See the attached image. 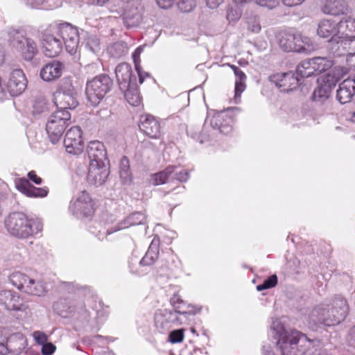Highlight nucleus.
<instances>
[{
  "label": "nucleus",
  "instance_id": "ddd939ff",
  "mask_svg": "<svg viewBox=\"0 0 355 355\" xmlns=\"http://www.w3.org/2000/svg\"><path fill=\"white\" fill-rule=\"evenodd\" d=\"M13 46L26 60H31L38 51L37 44L33 39L22 35L17 37Z\"/></svg>",
  "mask_w": 355,
  "mask_h": 355
},
{
  "label": "nucleus",
  "instance_id": "9d476101",
  "mask_svg": "<svg viewBox=\"0 0 355 355\" xmlns=\"http://www.w3.org/2000/svg\"><path fill=\"white\" fill-rule=\"evenodd\" d=\"M27 345V340L21 333H15L6 336L2 355H19Z\"/></svg>",
  "mask_w": 355,
  "mask_h": 355
},
{
  "label": "nucleus",
  "instance_id": "a19ab883",
  "mask_svg": "<svg viewBox=\"0 0 355 355\" xmlns=\"http://www.w3.org/2000/svg\"><path fill=\"white\" fill-rule=\"evenodd\" d=\"M66 92L63 89H58L53 94V101L58 107V110L65 111L67 101Z\"/></svg>",
  "mask_w": 355,
  "mask_h": 355
},
{
  "label": "nucleus",
  "instance_id": "dca6fc26",
  "mask_svg": "<svg viewBox=\"0 0 355 355\" xmlns=\"http://www.w3.org/2000/svg\"><path fill=\"white\" fill-rule=\"evenodd\" d=\"M83 149L82 130L79 126H73L68 130V154L78 155Z\"/></svg>",
  "mask_w": 355,
  "mask_h": 355
},
{
  "label": "nucleus",
  "instance_id": "13d9d810",
  "mask_svg": "<svg viewBox=\"0 0 355 355\" xmlns=\"http://www.w3.org/2000/svg\"><path fill=\"white\" fill-rule=\"evenodd\" d=\"M155 261L151 259L149 256H148L146 254L145 256L141 259V260L139 263V268H143L144 266H149L153 265Z\"/></svg>",
  "mask_w": 355,
  "mask_h": 355
},
{
  "label": "nucleus",
  "instance_id": "de8ad7c7",
  "mask_svg": "<svg viewBox=\"0 0 355 355\" xmlns=\"http://www.w3.org/2000/svg\"><path fill=\"white\" fill-rule=\"evenodd\" d=\"M277 284V277L276 275H272L266 279L263 284H259L257 286V289L259 291H261L265 289H268L275 287Z\"/></svg>",
  "mask_w": 355,
  "mask_h": 355
},
{
  "label": "nucleus",
  "instance_id": "6e6552de",
  "mask_svg": "<svg viewBox=\"0 0 355 355\" xmlns=\"http://www.w3.org/2000/svg\"><path fill=\"white\" fill-rule=\"evenodd\" d=\"M67 28V23L60 24L58 26V33L60 37L58 38L52 35H44L42 39V50L43 53L49 58L58 55L62 50L64 38L62 35L63 29Z\"/></svg>",
  "mask_w": 355,
  "mask_h": 355
},
{
  "label": "nucleus",
  "instance_id": "3c124183",
  "mask_svg": "<svg viewBox=\"0 0 355 355\" xmlns=\"http://www.w3.org/2000/svg\"><path fill=\"white\" fill-rule=\"evenodd\" d=\"M344 25L346 28V33H348V35H355V19H349L345 21H341L340 22V27Z\"/></svg>",
  "mask_w": 355,
  "mask_h": 355
},
{
  "label": "nucleus",
  "instance_id": "e433bc0d",
  "mask_svg": "<svg viewBox=\"0 0 355 355\" xmlns=\"http://www.w3.org/2000/svg\"><path fill=\"white\" fill-rule=\"evenodd\" d=\"M110 55L114 58H119L128 53V46L123 42H117L108 48Z\"/></svg>",
  "mask_w": 355,
  "mask_h": 355
},
{
  "label": "nucleus",
  "instance_id": "6e6d98bb",
  "mask_svg": "<svg viewBox=\"0 0 355 355\" xmlns=\"http://www.w3.org/2000/svg\"><path fill=\"white\" fill-rule=\"evenodd\" d=\"M306 0H281L282 3L287 8H293L301 5Z\"/></svg>",
  "mask_w": 355,
  "mask_h": 355
},
{
  "label": "nucleus",
  "instance_id": "cd10ccee",
  "mask_svg": "<svg viewBox=\"0 0 355 355\" xmlns=\"http://www.w3.org/2000/svg\"><path fill=\"white\" fill-rule=\"evenodd\" d=\"M231 69L234 71V73L236 77L235 81V95L234 98L236 101L238 98H240L241 93L245 89V74L236 66L233 64H229Z\"/></svg>",
  "mask_w": 355,
  "mask_h": 355
},
{
  "label": "nucleus",
  "instance_id": "f704fd0d",
  "mask_svg": "<svg viewBox=\"0 0 355 355\" xmlns=\"http://www.w3.org/2000/svg\"><path fill=\"white\" fill-rule=\"evenodd\" d=\"M146 221L144 214L141 212H135L129 216L125 221L120 225L118 230L127 228L130 226L137 225L142 224Z\"/></svg>",
  "mask_w": 355,
  "mask_h": 355
},
{
  "label": "nucleus",
  "instance_id": "2eb2a0df",
  "mask_svg": "<svg viewBox=\"0 0 355 355\" xmlns=\"http://www.w3.org/2000/svg\"><path fill=\"white\" fill-rule=\"evenodd\" d=\"M15 184L18 191L30 198H44L49 193L46 187H35L26 178L16 179Z\"/></svg>",
  "mask_w": 355,
  "mask_h": 355
},
{
  "label": "nucleus",
  "instance_id": "aec40b11",
  "mask_svg": "<svg viewBox=\"0 0 355 355\" xmlns=\"http://www.w3.org/2000/svg\"><path fill=\"white\" fill-rule=\"evenodd\" d=\"M355 94V75L343 80L339 85L336 97L341 104L349 102Z\"/></svg>",
  "mask_w": 355,
  "mask_h": 355
},
{
  "label": "nucleus",
  "instance_id": "72a5a7b5",
  "mask_svg": "<svg viewBox=\"0 0 355 355\" xmlns=\"http://www.w3.org/2000/svg\"><path fill=\"white\" fill-rule=\"evenodd\" d=\"M120 178L125 184H129L132 182V174L130 171L129 160L127 157H123L120 162L119 166Z\"/></svg>",
  "mask_w": 355,
  "mask_h": 355
},
{
  "label": "nucleus",
  "instance_id": "bf43d9fd",
  "mask_svg": "<svg viewBox=\"0 0 355 355\" xmlns=\"http://www.w3.org/2000/svg\"><path fill=\"white\" fill-rule=\"evenodd\" d=\"M347 340L349 345L355 347V326L349 331Z\"/></svg>",
  "mask_w": 355,
  "mask_h": 355
},
{
  "label": "nucleus",
  "instance_id": "473e14b6",
  "mask_svg": "<svg viewBox=\"0 0 355 355\" xmlns=\"http://www.w3.org/2000/svg\"><path fill=\"white\" fill-rule=\"evenodd\" d=\"M29 277L19 271L13 272L9 276L10 282L19 290L24 292V286L27 284Z\"/></svg>",
  "mask_w": 355,
  "mask_h": 355
},
{
  "label": "nucleus",
  "instance_id": "6ab92c4d",
  "mask_svg": "<svg viewBox=\"0 0 355 355\" xmlns=\"http://www.w3.org/2000/svg\"><path fill=\"white\" fill-rule=\"evenodd\" d=\"M140 130L151 138H157L160 135V125L157 119L152 115L146 114L141 116Z\"/></svg>",
  "mask_w": 355,
  "mask_h": 355
},
{
  "label": "nucleus",
  "instance_id": "c85d7f7f",
  "mask_svg": "<svg viewBox=\"0 0 355 355\" xmlns=\"http://www.w3.org/2000/svg\"><path fill=\"white\" fill-rule=\"evenodd\" d=\"M46 292L44 284L41 281H36L33 278H29L27 284L24 286V293L42 296Z\"/></svg>",
  "mask_w": 355,
  "mask_h": 355
},
{
  "label": "nucleus",
  "instance_id": "ea45409f",
  "mask_svg": "<svg viewBox=\"0 0 355 355\" xmlns=\"http://www.w3.org/2000/svg\"><path fill=\"white\" fill-rule=\"evenodd\" d=\"M162 311L164 312V315L166 317V320L168 322V324L171 326L172 324L176 325L182 324L187 320L184 319L182 315H180L177 312H174L168 309H164Z\"/></svg>",
  "mask_w": 355,
  "mask_h": 355
},
{
  "label": "nucleus",
  "instance_id": "58836bf2",
  "mask_svg": "<svg viewBox=\"0 0 355 355\" xmlns=\"http://www.w3.org/2000/svg\"><path fill=\"white\" fill-rule=\"evenodd\" d=\"M248 30L253 33H259L261 30L260 17L257 15H252L246 20Z\"/></svg>",
  "mask_w": 355,
  "mask_h": 355
},
{
  "label": "nucleus",
  "instance_id": "5fc2aeb1",
  "mask_svg": "<svg viewBox=\"0 0 355 355\" xmlns=\"http://www.w3.org/2000/svg\"><path fill=\"white\" fill-rule=\"evenodd\" d=\"M42 353L43 355H51L55 350V346L51 343H46L42 345Z\"/></svg>",
  "mask_w": 355,
  "mask_h": 355
},
{
  "label": "nucleus",
  "instance_id": "f3484780",
  "mask_svg": "<svg viewBox=\"0 0 355 355\" xmlns=\"http://www.w3.org/2000/svg\"><path fill=\"white\" fill-rule=\"evenodd\" d=\"M89 164H106L107 153L103 144L99 141H91L87 147Z\"/></svg>",
  "mask_w": 355,
  "mask_h": 355
},
{
  "label": "nucleus",
  "instance_id": "423d86ee",
  "mask_svg": "<svg viewBox=\"0 0 355 355\" xmlns=\"http://www.w3.org/2000/svg\"><path fill=\"white\" fill-rule=\"evenodd\" d=\"M112 81L110 78L102 74L94 78L87 82L86 87V95L92 105L96 106L105 97L110 90Z\"/></svg>",
  "mask_w": 355,
  "mask_h": 355
},
{
  "label": "nucleus",
  "instance_id": "603ef678",
  "mask_svg": "<svg viewBox=\"0 0 355 355\" xmlns=\"http://www.w3.org/2000/svg\"><path fill=\"white\" fill-rule=\"evenodd\" d=\"M33 337L36 343H37L40 345H43L46 343H47L48 338L47 336L42 331H34L33 334Z\"/></svg>",
  "mask_w": 355,
  "mask_h": 355
},
{
  "label": "nucleus",
  "instance_id": "a878e982",
  "mask_svg": "<svg viewBox=\"0 0 355 355\" xmlns=\"http://www.w3.org/2000/svg\"><path fill=\"white\" fill-rule=\"evenodd\" d=\"M331 40L336 42L338 48L345 49L349 55H355V35L345 33V36H334L331 37Z\"/></svg>",
  "mask_w": 355,
  "mask_h": 355
},
{
  "label": "nucleus",
  "instance_id": "680f3d73",
  "mask_svg": "<svg viewBox=\"0 0 355 355\" xmlns=\"http://www.w3.org/2000/svg\"><path fill=\"white\" fill-rule=\"evenodd\" d=\"M157 5L164 9H167L171 8L173 3L175 0H156Z\"/></svg>",
  "mask_w": 355,
  "mask_h": 355
},
{
  "label": "nucleus",
  "instance_id": "f8f14e48",
  "mask_svg": "<svg viewBox=\"0 0 355 355\" xmlns=\"http://www.w3.org/2000/svg\"><path fill=\"white\" fill-rule=\"evenodd\" d=\"M110 171L107 164H89L87 182L95 186L102 185L106 181Z\"/></svg>",
  "mask_w": 355,
  "mask_h": 355
},
{
  "label": "nucleus",
  "instance_id": "39448f33",
  "mask_svg": "<svg viewBox=\"0 0 355 355\" xmlns=\"http://www.w3.org/2000/svg\"><path fill=\"white\" fill-rule=\"evenodd\" d=\"M337 82L336 77L330 73L322 76L318 79V86L313 91L311 99L316 105H322V111L324 112L330 111L329 98Z\"/></svg>",
  "mask_w": 355,
  "mask_h": 355
},
{
  "label": "nucleus",
  "instance_id": "f257e3e1",
  "mask_svg": "<svg viewBox=\"0 0 355 355\" xmlns=\"http://www.w3.org/2000/svg\"><path fill=\"white\" fill-rule=\"evenodd\" d=\"M349 306L343 297H336L331 306H317L312 310L309 315V323L313 327L321 324L334 326L339 324L347 316Z\"/></svg>",
  "mask_w": 355,
  "mask_h": 355
},
{
  "label": "nucleus",
  "instance_id": "052dcab7",
  "mask_svg": "<svg viewBox=\"0 0 355 355\" xmlns=\"http://www.w3.org/2000/svg\"><path fill=\"white\" fill-rule=\"evenodd\" d=\"M28 178L35 184L40 185L42 183L41 178L38 177L34 171H31L28 173Z\"/></svg>",
  "mask_w": 355,
  "mask_h": 355
},
{
  "label": "nucleus",
  "instance_id": "9b49d317",
  "mask_svg": "<svg viewBox=\"0 0 355 355\" xmlns=\"http://www.w3.org/2000/svg\"><path fill=\"white\" fill-rule=\"evenodd\" d=\"M271 80L284 92L293 91L300 85L299 76L292 71L274 75Z\"/></svg>",
  "mask_w": 355,
  "mask_h": 355
},
{
  "label": "nucleus",
  "instance_id": "412c9836",
  "mask_svg": "<svg viewBox=\"0 0 355 355\" xmlns=\"http://www.w3.org/2000/svg\"><path fill=\"white\" fill-rule=\"evenodd\" d=\"M232 118L225 112L215 114L210 120L211 127L223 135H228L232 131Z\"/></svg>",
  "mask_w": 355,
  "mask_h": 355
},
{
  "label": "nucleus",
  "instance_id": "4468645a",
  "mask_svg": "<svg viewBox=\"0 0 355 355\" xmlns=\"http://www.w3.org/2000/svg\"><path fill=\"white\" fill-rule=\"evenodd\" d=\"M27 86V80L25 74L21 69L14 70L7 83V89L12 96H18L25 90Z\"/></svg>",
  "mask_w": 355,
  "mask_h": 355
},
{
  "label": "nucleus",
  "instance_id": "2f4dec72",
  "mask_svg": "<svg viewBox=\"0 0 355 355\" xmlns=\"http://www.w3.org/2000/svg\"><path fill=\"white\" fill-rule=\"evenodd\" d=\"M173 168L168 166L164 171L154 174L152 176V182L154 185L163 184L172 182Z\"/></svg>",
  "mask_w": 355,
  "mask_h": 355
},
{
  "label": "nucleus",
  "instance_id": "bb28decb",
  "mask_svg": "<svg viewBox=\"0 0 355 355\" xmlns=\"http://www.w3.org/2000/svg\"><path fill=\"white\" fill-rule=\"evenodd\" d=\"M336 33V24L334 21L329 19H323L318 28V34L320 37L327 38L330 36L334 37Z\"/></svg>",
  "mask_w": 355,
  "mask_h": 355
},
{
  "label": "nucleus",
  "instance_id": "c03bdc74",
  "mask_svg": "<svg viewBox=\"0 0 355 355\" xmlns=\"http://www.w3.org/2000/svg\"><path fill=\"white\" fill-rule=\"evenodd\" d=\"M173 168L172 182L176 180L179 182H186L189 179V173L187 171L181 169L176 166H169Z\"/></svg>",
  "mask_w": 355,
  "mask_h": 355
},
{
  "label": "nucleus",
  "instance_id": "69168bd1",
  "mask_svg": "<svg viewBox=\"0 0 355 355\" xmlns=\"http://www.w3.org/2000/svg\"><path fill=\"white\" fill-rule=\"evenodd\" d=\"M207 7L214 9L216 8L223 0H205Z\"/></svg>",
  "mask_w": 355,
  "mask_h": 355
},
{
  "label": "nucleus",
  "instance_id": "e2e57ef3",
  "mask_svg": "<svg viewBox=\"0 0 355 355\" xmlns=\"http://www.w3.org/2000/svg\"><path fill=\"white\" fill-rule=\"evenodd\" d=\"M26 3L32 8H38L43 5L47 0H24Z\"/></svg>",
  "mask_w": 355,
  "mask_h": 355
},
{
  "label": "nucleus",
  "instance_id": "4d7b16f0",
  "mask_svg": "<svg viewBox=\"0 0 355 355\" xmlns=\"http://www.w3.org/2000/svg\"><path fill=\"white\" fill-rule=\"evenodd\" d=\"M148 256H149L151 259H153L155 261L158 258V251L156 246H154L153 244L150 245L148 250L146 253Z\"/></svg>",
  "mask_w": 355,
  "mask_h": 355
},
{
  "label": "nucleus",
  "instance_id": "393cba45",
  "mask_svg": "<svg viewBox=\"0 0 355 355\" xmlns=\"http://www.w3.org/2000/svg\"><path fill=\"white\" fill-rule=\"evenodd\" d=\"M79 41V33L77 28L68 23V53L75 55L76 58H79V54L76 55Z\"/></svg>",
  "mask_w": 355,
  "mask_h": 355
},
{
  "label": "nucleus",
  "instance_id": "864d4df0",
  "mask_svg": "<svg viewBox=\"0 0 355 355\" xmlns=\"http://www.w3.org/2000/svg\"><path fill=\"white\" fill-rule=\"evenodd\" d=\"M65 299H60L55 302L53 309L58 314L62 315L64 313Z\"/></svg>",
  "mask_w": 355,
  "mask_h": 355
},
{
  "label": "nucleus",
  "instance_id": "774afa93",
  "mask_svg": "<svg viewBox=\"0 0 355 355\" xmlns=\"http://www.w3.org/2000/svg\"><path fill=\"white\" fill-rule=\"evenodd\" d=\"M89 3L94 6H103L110 0H88Z\"/></svg>",
  "mask_w": 355,
  "mask_h": 355
},
{
  "label": "nucleus",
  "instance_id": "09e8293b",
  "mask_svg": "<svg viewBox=\"0 0 355 355\" xmlns=\"http://www.w3.org/2000/svg\"><path fill=\"white\" fill-rule=\"evenodd\" d=\"M254 2L257 5L266 8L268 10H273L279 5L277 0H254Z\"/></svg>",
  "mask_w": 355,
  "mask_h": 355
},
{
  "label": "nucleus",
  "instance_id": "79ce46f5",
  "mask_svg": "<svg viewBox=\"0 0 355 355\" xmlns=\"http://www.w3.org/2000/svg\"><path fill=\"white\" fill-rule=\"evenodd\" d=\"M80 88L72 87V89H68V109H75L79 104L78 98Z\"/></svg>",
  "mask_w": 355,
  "mask_h": 355
},
{
  "label": "nucleus",
  "instance_id": "a18cd8bd",
  "mask_svg": "<svg viewBox=\"0 0 355 355\" xmlns=\"http://www.w3.org/2000/svg\"><path fill=\"white\" fill-rule=\"evenodd\" d=\"M177 5L182 12H189L196 6V0H177Z\"/></svg>",
  "mask_w": 355,
  "mask_h": 355
},
{
  "label": "nucleus",
  "instance_id": "338daca9",
  "mask_svg": "<svg viewBox=\"0 0 355 355\" xmlns=\"http://www.w3.org/2000/svg\"><path fill=\"white\" fill-rule=\"evenodd\" d=\"M171 304L173 306H176L178 304H183L184 302L182 300L180 299L179 295H173V296L171 298Z\"/></svg>",
  "mask_w": 355,
  "mask_h": 355
},
{
  "label": "nucleus",
  "instance_id": "c9c22d12",
  "mask_svg": "<svg viewBox=\"0 0 355 355\" xmlns=\"http://www.w3.org/2000/svg\"><path fill=\"white\" fill-rule=\"evenodd\" d=\"M312 60L315 73L324 72L333 65V61L325 57H315L312 58Z\"/></svg>",
  "mask_w": 355,
  "mask_h": 355
},
{
  "label": "nucleus",
  "instance_id": "4c0bfd02",
  "mask_svg": "<svg viewBox=\"0 0 355 355\" xmlns=\"http://www.w3.org/2000/svg\"><path fill=\"white\" fill-rule=\"evenodd\" d=\"M144 48L142 46L137 47L135 51L133 52L132 57L135 64V69L137 72L139 76V81L140 84L143 83V72L142 68L140 65V55L142 53Z\"/></svg>",
  "mask_w": 355,
  "mask_h": 355
},
{
  "label": "nucleus",
  "instance_id": "b1692460",
  "mask_svg": "<svg viewBox=\"0 0 355 355\" xmlns=\"http://www.w3.org/2000/svg\"><path fill=\"white\" fill-rule=\"evenodd\" d=\"M115 74L121 89L131 84L132 69L130 64L125 62L119 64L115 69Z\"/></svg>",
  "mask_w": 355,
  "mask_h": 355
},
{
  "label": "nucleus",
  "instance_id": "f03ea898",
  "mask_svg": "<svg viewBox=\"0 0 355 355\" xmlns=\"http://www.w3.org/2000/svg\"><path fill=\"white\" fill-rule=\"evenodd\" d=\"M5 226L11 236L25 239L41 233L44 224L40 218L28 217L23 212L16 211L8 216Z\"/></svg>",
  "mask_w": 355,
  "mask_h": 355
},
{
  "label": "nucleus",
  "instance_id": "7c9ffc66",
  "mask_svg": "<svg viewBox=\"0 0 355 355\" xmlns=\"http://www.w3.org/2000/svg\"><path fill=\"white\" fill-rule=\"evenodd\" d=\"M125 98L132 106H137L141 101V97L136 85L130 84L125 89Z\"/></svg>",
  "mask_w": 355,
  "mask_h": 355
},
{
  "label": "nucleus",
  "instance_id": "8fccbe9b",
  "mask_svg": "<svg viewBox=\"0 0 355 355\" xmlns=\"http://www.w3.org/2000/svg\"><path fill=\"white\" fill-rule=\"evenodd\" d=\"M184 331L183 329H178L171 331L168 336V340L172 343H179L183 341Z\"/></svg>",
  "mask_w": 355,
  "mask_h": 355
},
{
  "label": "nucleus",
  "instance_id": "c756f323",
  "mask_svg": "<svg viewBox=\"0 0 355 355\" xmlns=\"http://www.w3.org/2000/svg\"><path fill=\"white\" fill-rule=\"evenodd\" d=\"M296 73L301 78H309L315 75V70L312 59L302 61L297 67Z\"/></svg>",
  "mask_w": 355,
  "mask_h": 355
},
{
  "label": "nucleus",
  "instance_id": "0e129e2a",
  "mask_svg": "<svg viewBox=\"0 0 355 355\" xmlns=\"http://www.w3.org/2000/svg\"><path fill=\"white\" fill-rule=\"evenodd\" d=\"M173 306L174 307L173 311L179 313L180 315H182L184 318V319H187L188 315H190V313L188 311L181 309V304H178L176 306Z\"/></svg>",
  "mask_w": 355,
  "mask_h": 355
},
{
  "label": "nucleus",
  "instance_id": "20e7f679",
  "mask_svg": "<svg viewBox=\"0 0 355 355\" xmlns=\"http://www.w3.org/2000/svg\"><path fill=\"white\" fill-rule=\"evenodd\" d=\"M272 328L279 334V340L277 343V348L281 351L282 355H301L299 354L297 344L300 342L306 341V336L297 330H285L280 323Z\"/></svg>",
  "mask_w": 355,
  "mask_h": 355
},
{
  "label": "nucleus",
  "instance_id": "5701e85b",
  "mask_svg": "<svg viewBox=\"0 0 355 355\" xmlns=\"http://www.w3.org/2000/svg\"><path fill=\"white\" fill-rule=\"evenodd\" d=\"M0 304L5 306L8 310H21V300L19 296L11 291H0Z\"/></svg>",
  "mask_w": 355,
  "mask_h": 355
},
{
  "label": "nucleus",
  "instance_id": "1a4fd4ad",
  "mask_svg": "<svg viewBox=\"0 0 355 355\" xmlns=\"http://www.w3.org/2000/svg\"><path fill=\"white\" fill-rule=\"evenodd\" d=\"M94 203L89 194L83 191L71 205V211L78 218H89L94 211Z\"/></svg>",
  "mask_w": 355,
  "mask_h": 355
},
{
  "label": "nucleus",
  "instance_id": "a211bd4d",
  "mask_svg": "<svg viewBox=\"0 0 355 355\" xmlns=\"http://www.w3.org/2000/svg\"><path fill=\"white\" fill-rule=\"evenodd\" d=\"M347 0H322L321 10L326 15L338 16L348 12Z\"/></svg>",
  "mask_w": 355,
  "mask_h": 355
},
{
  "label": "nucleus",
  "instance_id": "0eeeda50",
  "mask_svg": "<svg viewBox=\"0 0 355 355\" xmlns=\"http://www.w3.org/2000/svg\"><path fill=\"white\" fill-rule=\"evenodd\" d=\"M67 125V112L57 110L49 118L46 130L53 144L57 143L61 138Z\"/></svg>",
  "mask_w": 355,
  "mask_h": 355
},
{
  "label": "nucleus",
  "instance_id": "7ed1b4c3",
  "mask_svg": "<svg viewBox=\"0 0 355 355\" xmlns=\"http://www.w3.org/2000/svg\"><path fill=\"white\" fill-rule=\"evenodd\" d=\"M276 37L279 47L286 52L309 53L315 49V46L309 37H302L291 30L281 31Z\"/></svg>",
  "mask_w": 355,
  "mask_h": 355
},
{
  "label": "nucleus",
  "instance_id": "37998d69",
  "mask_svg": "<svg viewBox=\"0 0 355 355\" xmlns=\"http://www.w3.org/2000/svg\"><path fill=\"white\" fill-rule=\"evenodd\" d=\"M155 323L156 327L161 331L164 332L171 328V325L166 320V317L164 315L163 311H160L155 313Z\"/></svg>",
  "mask_w": 355,
  "mask_h": 355
},
{
  "label": "nucleus",
  "instance_id": "49530a36",
  "mask_svg": "<svg viewBox=\"0 0 355 355\" xmlns=\"http://www.w3.org/2000/svg\"><path fill=\"white\" fill-rule=\"evenodd\" d=\"M87 46L94 53H98L101 50V42L95 35H89L87 39Z\"/></svg>",
  "mask_w": 355,
  "mask_h": 355
},
{
  "label": "nucleus",
  "instance_id": "4be33fe9",
  "mask_svg": "<svg viewBox=\"0 0 355 355\" xmlns=\"http://www.w3.org/2000/svg\"><path fill=\"white\" fill-rule=\"evenodd\" d=\"M64 66L60 62L52 61L42 67L40 71V76L47 82L59 78L64 70Z\"/></svg>",
  "mask_w": 355,
  "mask_h": 355
}]
</instances>
